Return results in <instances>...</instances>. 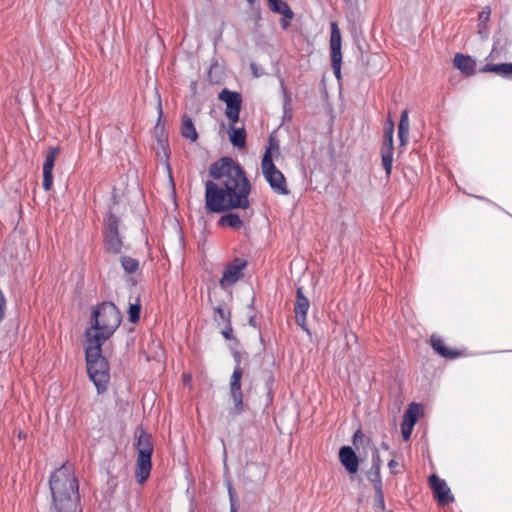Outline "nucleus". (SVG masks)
<instances>
[{
  "instance_id": "obj_1",
  "label": "nucleus",
  "mask_w": 512,
  "mask_h": 512,
  "mask_svg": "<svg viewBox=\"0 0 512 512\" xmlns=\"http://www.w3.org/2000/svg\"><path fill=\"white\" fill-rule=\"evenodd\" d=\"M209 175L214 181L205 183V208L208 212L249 208L251 184L236 160L220 158L210 165Z\"/></svg>"
},
{
  "instance_id": "obj_2",
  "label": "nucleus",
  "mask_w": 512,
  "mask_h": 512,
  "mask_svg": "<svg viewBox=\"0 0 512 512\" xmlns=\"http://www.w3.org/2000/svg\"><path fill=\"white\" fill-rule=\"evenodd\" d=\"M52 512H80L79 485L72 466L63 465L50 477Z\"/></svg>"
},
{
  "instance_id": "obj_3",
  "label": "nucleus",
  "mask_w": 512,
  "mask_h": 512,
  "mask_svg": "<svg viewBox=\"0 0 512 512\" xmlns=\"http://www.w3.org/2000/svg\"><path fill=\"white\" fill-rule=\"evenodd\" d=\"M121 323V314L112 302H103L93 309L91 326L85 332L86 340L97 339L104 343L109 339Z\"/></svg>"
},
{
  "instance_id": "obj_4",
  "label": "nucleus",
  "mask_w": 512,
  "mask_h": 512,
  "mask_svg": "<svg viewBox=\"0 0 512 512\" xmlns=\"http://www.w3.org/2000/svg\"><path fill=\"white\" fill-rule=\"evenodd\" d=\"M102 345L103 343L94 339L86 340L85 347L87 371L98 393L106 390L110 379L108 362L102 356Z\"/></svg>"
},
{
  "instance_id": "obj_5",
  "label": "nucleus",
  "mask_w": 512,
  "mask_h": 512,
  "mask_svg": "<svg viewBox=\"0 0 512 512\" xmlns=\"http://www.w3.org/2000/svg\"><path fill=\"white\" fill-rule=\"evenodd\" d=\"M137 461L135 477L139 484H143L149 477L152 462L151 457L153 453V441L151 435L147 434L143 429L136 432Z\"/></svg>"
},
{
  "instance_id": "obj_6",
  "label": "nucleus",
  "mask_w": 512,
  "mask_h": 512,
  "mask_svg": "<svg viewBox=\"0 0 512 512\" xmlns=\"http://www.w3.org/2000/svg\"><path fill=\"white\" fill-rule=\"evenodd\" d=\"M278 152L279 147L277 144H271L266 148L261 161V171L270 188L276 194L287 195L289 189L287 187L286 178L273 162V153L278 154Z\"/></svg>"
},
{
  "instance_id": "obj_7",
  "label": "nucleus",
  "mask_w": 512,
  "mask_h": 512,
  "mask_svg": "<svg viewBox=\"0 0 512 512\" xmlns=\"http://www.w3.org/2000/svg\"><path fill=\"white\" fill-rule=\"evenodd\" d=\"M235 361L237 363L234 371L231 375L229 382L230 397L234 403L232 410L233 415H240L245 411V405L243 402V392L241 389V380L243 377V369L240 366L241 358L239 355H235Z\"/></svg>"
},
{
  "instance_id": "obj_8",
  "label": "nucleus",
  "mask_w": 512,
  "mask_h": 512,
  "mask_svg": "<svg viewBox=\"0 0 512 512\" xmlns=\"http://www.w3.org/2000/svg\"><path fill=\"white\" fill-rule=\"evenodd\" d=\"M219 99L226 104L225 115L231 124H236L239 120L242 98L240 93L223 89L219 93Z\"/></svg>"
},
{
  "instance_id": "obj_9",
  "label": "nucleus",
  "mask_w": 512,
  "mask_h": 512,
  "mask_svg": "<svg viewBox=\"0 0 512 512\" xmlns=\"http://www.w3.org/2000/svg\"><path fill=\"white\" fill-rule=\"evenodd\" d=\"M105 247L108 252L118 254L122 251L123 242L119 237L118 219L111 213L105 219Z\"/></svg>"
},
{
  "instance_id": "obj_10",
  "label": "nucleus",
  "mask_w": 512,
  "mask_h": 512,
  "mask_svg": "<svg viewBox=\"0 0 512 512\" xmlns=\"http://www.w3.org/2000/svg\"><path fill=\"white\" fill-rule=\"evenodd\" d=\"M331 36H330V50H331V62L335 76L340 79L341 75V63H342V52H341V33L336 22H332L331 25Z\"/></svg>"
},
{
  "instance_id": "obj_11",
  "label": "nucleus",
  "mask_w": 512,
  "mask_h": 512,
  "mask_svg": "<svg viewBox=\"0 0 512 512\" xmlns=\"http://www.w3.org/2000/svg\"><path fill=\"white\" fill-rule=\"evenodd\" d=\"M393 134H394V122L388 120L384 130V140L381 151L382 164L385 169L386 175L389 176L392 171L393 163Z\"/></svg>"
},
{
  "instance_id": "obj_12",
  "label": "nucleus",
  "mask_w": 512,
  "mask_h": 512,
  "mask_svg": "<svg viewBox=\"0 0 512 512\" xmlns=\"http://www.w3.org/2000/svg\"><path fill=\"white\" fill-rule=\"evenodd\" d=\"M246 267V262L236 258L232 263L228 264L220 280V285L224 288L235 284L241 277L243 269Z\"/></svg>"
},
{
  "instance_id": "obj_13",
  "label": "nucleus",
  "mask_w": 512,
  "mask_h": 512,
  "mask_svg": "<svg viewBox=\"0 0 512 512\" xmlns=\"http://www.w3.org/2000/svg\"><path fill=\"white\" fill-rule=\"evenodd\" d=\"M429 483L439 504L445 505L454 500V497L451 495L450 488L445 480L440 479L437 475L433 474L429 478Z\"/></svg>"
},
{
  "instance_id": "obj_14",
  "label": "nucleus",
  "mask_w": 512,
  "mask_h": 512,
  "mask_svg": "<svg viewBox=\"0 0 512 512\" xmlns=\"http://www.w3.org/2000/svg\"><path fill=\"white\" fill-rule=\"evenodd\" d=\"M310 307V302L306 296L303 294V290L299 287L296 291V303L294 307L295 311V319L299 326L302 329L307 330L306 328V316Z\"/></svg>"
},
{
  "instance_id": "obj_15",
  "label": "nucleus",
  "mask_w": 512,
  "mask_h": 512,
  "mask_svg": "<svg viewBox=\"0 0 512 512\" xmlns=\"http://www.w3.org/2000/svg\"><path fill=\"white\" fill-rule=\"evenodd\" d=\"M58 152L57 147L50 148L43 163V188L46 191L50 190L53 185V167Z\"/></svg>"
},
{
  "instance_id": "obj_16",
  "label": "nucleus",
  "mask_w": 512,
  "mask_h": 512,
  "mask_svg": "<svg viewBox=\"0 0 512 512\" xmlns=\"http://www.w3.org/2000/svg\"><path fill=\"white\" fill-rule=\"evenodd\" d=\"M420 413V406L416 403H411L406 410L401 425L402 437L407 441L412 434L413 427L417 421V416Z\"/></svg>"
},
{
  "instance_id": "obj_17",
  "label": "nucleus",
  "mask_w": 512,
  "mask_h": 512,
  "mask_svg": "<svg viewBox=\"0 0 512 512\" xmlns=\"http://www.w3.org/2000/svg\"><path fill=\"white\" fill-rule=\"evenodd\" d=\"M339 460L348 473L355 474L358 471V457L350 446H343L340 448Z\"/></svg>"
},
{
  "instance_id": "obj_18",
  "label": "nucleus",
  "mask_w": 512,
  "mask_h": 512,
  "mask_svg": "<svg viewBox=\"0 0 512 512\" xmlns=\"http://www.w3.org/2000/svg\"><path fill=\"white\" fill-rule=\"evenodd\" d=\"M454 66L466 75H473L476 71V61L470 57L457 53L453 59Z\"/></svg>"
},
{
  "instance_id": "obj_19",
  "label": "nucleus",
  "mask_w": 512,
  "mask_h": 512,
  "mask_svg": "<svg viewBox=\"0 0 512 512\" xmlns=\"http://www.w3.org/2000/svg\"><path fill=\"white\" fill-rule=\"evenodd\" d=\"M229 140L234 147L244 148L246 145V132L243 127L236 128L235 124L230 123L228 131Z\"/></svg>"
},
{
  "instance_id": "obj_20",
  "label": "nucleus",
  "mask_w": 512,
  "mask_h": 512,
  "mask_svg": "<svg viewBox=\"0 0 512 512\" xmlns=\"http://www.w3.org/2000/svg\"><path fill=\"white\" fill-rule=\"evenodd\" d=\"M481 72H493L506 78H512V63L486 64Z\"/></svg>"
},
{
  "instance_id": "obj_21",
  "label": "nucleus",
  "mask_w": 512,
  "mask_h": 512,
  "mask_svg": "<svg viewBox=\"0 0 512 512\" xmlns=\"http://www.w3.org/2000/svg\"><path fill=\"white\" fill-rule=\"evenodd\" d=\"M430 342L432 348L442 357L453 359L458 356L456 351L450 350L445 346L444 341L440 337L432 335Z\"/></svg>"
},
{
  "instance_id": "obj_22",
  "label": "nucleus",
  "mask_w": 512,
  "mask_h": 512,
  "mask_svg": "<svg viewBox=\"0 0 512 512\" xmlns=\"http://www.w3.org/2000/svg\"><path fill=\"white\" fill-rule=\"evenodd\" d=\"M409 129H410V123H409L408 111L403 110L401 112L399 126H398V138H399L400 144L402 146L406 145V143L408 141Z\"/></svg>"
},
{
  "instance_id": "obj_23",
  "label": "nucleus",
  "mask_w": 512,
  "mask_h": 512,
  "mask_svg": "<svg viewBox=\"0 0 512 512\" xmlns=\"http://www.w3.org/2000/svg\"><path fill=\"white\" fill-rule=\"evenodd\" d=\"M181 135L186 139H189L191 142H195L198 139L196 128L191 118L187 115H183L182 117Z\"/></svg>"
},
{
  "instance_id": "obj_24",
  "label": "nucleus",
  "mask_w": 512,
  "mask_h": 512,
  "mask_svg": "<svg viewBox=\"0 0 512 512\" xmlns=\"http://www.w3.org/2000/svg\"><path fill=\"white\" fill-rule=\"evenodd\" d=\"M218 223L222 227H230L232 229H240L243 224L239 215L235 213H227L222 215Z\"/></svg>"
},
{
  "instance_id": "obj_25",
  "label": "nucleus",
  "mask_w": 512,
  "mask_h": 512,
  "mask_svg": "<svg viewBox=\"0 0 512 512\" xmlns=\"http://www.w3.org/2000/svg\"><path fill=\"white\" fill-rule=\"evenodd\" d=\"M269 6L272 11L283 15L285 18L292 19L294 16L293 11L287 5L286 2L282 0H276L275 2H269Z\"/></svg>"
},
{
  "instance_id": "obj_26",
  "label": "nucleus",
  "mask_w": 512,
  "mask_h": 512,
  "mask_svg": "<svg viewBox=\"0 0 512 512\" xmlns=\"http://www.w3.org/2000/svg\"><path fill=\"white\" fill-rule=\"evenodd\" d=\"M490 15H491V9L488 6L484 7L479 14L478 33L481 35L482 38H486L488 36V32L486 30V24L490 20Z\"/></svg>"
},
{
  "instance_id": "obj_27",
  "label": "nucleus",
  "mask_w": 512,
  "mask_h": 512,
  "mask_svg": "<svg viewBox=\"0 0 512 512\" xmlns=\"http://www.w3.org/2000/svg\"><path fill=\"white\" fill-rule=\"evenodd\" d=\"M281 91L283 94V111L284 116H287L289 118L292 117V97L288 93L287 88L283 81L280 82Z\"/></svg>"
},
{
  "instance_id": "obj_28",
  "label": "nucleus",
  "mask_w": 512,
  "mask_h": 512,
  "mask_svg": "<svg viewBox=\"0 0 512 512\" xmlns=\"http://www.w3.org/2000/svg\"><path fill=\"white\" fill-rule=\"evenodd\" d=\"M121 265L128 274H133L139 269V261L128 256L121 257Z\"/></svg>"
},
{
  "instance_id": "obj_29",
  "label": "nucleus",
  "mask_w": 512,
  "mask_h": 512,
  "mask_svg": "<svg viewBox=\"0 0 512 512\" xmlns=\"http://www.w3.org/2000/svg\"><path fill=\"white\" fill-rule=\"evenodd\" d=\"M141 305L139 300L136 303L130 304L128 309V319L132 323H136L140 318Z\"/></svg>"
},
{
  "instance_id": "obj_30",
  "label": "nucleus",
  "mask_w": 512,
  "mask_h": 512,
  "mask_svg": "<svg viewBox=\"0 0 512 512\" xmlns=\"http://www.w3.org/2000/svg\"><path fill=\"white\" fill-rule=\"evenodd\" d=\"M368 478L371 481V483L373 484V487H374L375 491L378 490V487L380 489H383L382 488V479H381L380 471H376V470H372L371 469L369 474H368Z\"/></svg>"
},
{
  "instance_id": "obj_31",
  "label": "nucleus",
  "mask_w": 512,
  "mask_h": 512,
  "mask_svg": "<svg viewBox=\"0 0 512 512\" xmlns=\"http://www.w3.org/2000/svg\"><path fill=\"white\" fill-rule=\"evenodd\" d=\"M375 506L381 511L385 510V501H384V493L383 489L378 487V490L375 491Z\"/></svg>"
},
{
  "instance_id": "obj_32",
  "label": "nucleus",
  "mask_w": 512,
  "mask_h": 512,
  "mask_svg": "<svg viewBox=\"0 0 512 512\" xmlns=\"http://www.w3.org/2000/svg\"><path fill=\"white\" fill-rule=\"evenodd\" d=\"M382 461L378 452V449L374 448L372 453V470L381 471Z\"/></svg>"
},
{
  "instance_id": "obj_33",
  "label": "nucleus",
  "mask_w": 512,
  "mask_h": 512,
  "mask_svg": "<svg viewBox=\"0 0 512 512\" xmlns=\"http://www.w3.org/2000/svg\"><path fill=\"white\" fill-rule=\"evenodd\" d=\"M397 466H398V462L396 460L392 459L388 463V467H389L391 473H396L395 469Z\"/></svg>"
},
{
  "instance_id": "obj_34",
  "label": "nucleus",
  "mask_w": 512,
  "mask_h": 512,
  "mask_svg": "<svg viewBox=\"0 0 512 512\" xmlns=\"http://www.w3.org/2000/svg\"><path fill=\"white\" fill-rule=\"evenodd\" d=\"M215 311L219 314V316L222 318V319H225V311L223 308L221 307H217L215 308Z\"/></svg>"
},
{
  "instance_id": "obj_35",
  "label": "nucleus",
  "mask_w": 512,
  "mask_h": 512,
  "mask_svg": "<svg viewBox=\"0 0 512 512\" xmlns=\"http://www.w3.org/2000/svg\"><path fill=\"white\" fill-rule=\"evenodd\" d=\"M183 377L185 382H189L191 380V376L189 374H185Z\"/></svg>"
},
{
  "instance_id": "obj_36",
  "label": "nucleus",
  "mask_w": 512,
  "mask_h": 512,
  "mask_svg": "<svg viewBox=\"0 0 512 512\" xmlns=\"http://www.w3.org/2000/svg\"><path fill=\"white\" fill-rule=\"evenodd\" d=\"M381 447H382L384 450H388V449H389L388 444H387V443H385V442H382V443H381Z\"/></svg>"
},
{
  "instance_id": "obj_37",
  "label": "nucleus",
  "mask_w": 512,
  "mask_h": 512,
  "mask_svg": "<svg viewBox=\"0 0 512 512\" xmlns=\"http://www.w3.org/2000/svg\"><path fill=\"white\" fill-rule=\"evenodd\" d=\"M282 27L284 29H286L288 27V23L285 20L282 21Z\"/></svg>"
},
{
  "instance_id": "obj_38",
  "label": "nucleus",
  "mask_w": 512,
  "mask_h": 512,
  "mask_svg": "<svg viewBox=\"0 0 512 512\" xmlns=\"http://www.w3.org/2000/svg\"><path fill=\"white\" fill-rule=\"evenodd\" d=\"M159 114H160V116L162 115V108H161V104H159Z\"/></svg>"
},
{
  "instance_id": "obj_39",
  "label": "nucleus",
  "mask_w": 512,
  "mask_h": 512,
  "mask_svg": "<svg viewBox=\"0 0 512 512\" xmlns=\"http://www.w3.org/2000/svg\"><path fill=\"white\" fill-rule=\"evenodd\" d=\"M247 1H248V3H250V4H253V3L255 2V0H247Z\"/></svg>"
},
{
  "instance_id": "obj_40",
  "label": "nucleus",
  "mask_w": 512,
  "mask_h": 512,
  "mask_svg": "<svg viewBox=\"0 0 512 512\" xmlns=\"http://www.w3.org/2000/svg\"><path fill=\"white\" fill-rule=\"evenodd\" d=\"M229 494L232 497V490H231V488L229 489Z\"/></svg>"
},
{
  "instance_id": "obj_41",
  "label": "nucleus",
  "mask_w": 512,
  "mask_h": 512,
  "mask_svg": "<svg viewBox=\"0 0 512 512\" xmlns=\"http://www.w3.org/2000/svg\"><path fill=\"white\" fill-rule=\"evenodd\" d=\"M267 1H268V3H269V2H275L276 0H267Z\"/></svg>"
},
{
  "instance_id": "obj_42",
  "label": "nucleus",
  "mask_w": 512,
  "mask_h": 512,
  "mask_svg": "<svg viewBox=\"0 0 512 512\" xmlns=\"http://www.w3.org/2000/svg\"><path fill=\"white\" fill-rule=\"evenodd\" d=\"M231 512H236V510L234 508H232Z\"/></svg>"
}]
</instances>
